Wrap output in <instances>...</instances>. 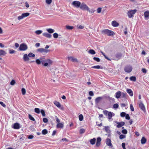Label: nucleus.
I'll return each mask as SVG.
<instances>
[{"instance_id": "f257e3e1", "label": "nucleus", "mask_w": 149, "mask_h": 149, "mask_svg": "<svg viewBox=\"0 0 149 149\" xmlns=\"http://www.w3.org/2000/svg\"><path fill=\"white\" fill-rule=\"evenodd\" d=\"M36 62L38 65L41 63L44 66L50 67L52 65L53 61L50 59L45 60V57L44 56L36 59Z\"/></svg>"}, {"instance_id": "f03ea898", "label": "nucleus", "mask_w": 149, "mask_h": 149, "mask_svg": "<svg viewBox=\"0 0 149 149\" xmlns=\"http://www.w3.org/2000/svg\"><path fill=\"white\" fill-rule=\"evenodd\" d=\"M102 33L104 35L106 34L107 36H113L114 35V33L111 30L109 29H104L102 31Z\"/></svg>"}, {"instance_id": "7ed1b4c3", "label": "nucleus", "mask_w": 149, "mask_h": 149, "mask_svg": "<svg viewBox=\"0 0 149 149\" xmlns=\"http://www.w3.org/2000/svg\"><path fill=\"white\" fill-rule=\"evenodd\" d=\"M27 49L28 47L27 45L24 43H22L20 45L19 50L20 51H24Z\"/></svg>"}, {"instance_id": "20e7f679", "label": "nucleus", "mask_w": 149, "mask_h": 149, "mask_svg": "<svg viewBox=\"0 0 149 149\" xmlns=\"http://www.w3.org/2000/svg\"><path fill=\"white\" fill-rule=\"evenodd\" d=\"M80 9L84 10H88L89 8L84 3H81V6L79 7Z\"/></svg>"}, {"instance_id": "39448f33", "label": "nucleus", "mask_w": 149, "mask_h": 149, "mask_svg": "<svg viewBox=\"0 0 149 149\" xmlns=\"http://www.w3.org/2000/svg\"><path fill=\"white\" fill-rule=\"evenodd\" d=\"M137 11L136 10L134 9L129 11L127 13V15L129 17H132L133 15L135 14Z\"/></svg>"}, {"instance_id": "423d86ee", "label": "nucleus", "mask_w": 149, "mask_h": 149, "mask_svg": "<svg viewBox=\"0 0 149 149\" xmlns=\"http://www.w3.org/2000/svg\"><path fill=\"white\" fill-rule=\"evenodd\" d=\"M81 3L79 1H75L72 2V5L74 7L78 8L80 6Z\"/></svg>"}, {"instance_id": "0eeeda50", "label": "nucleus", "mask_w": 149, "mask_h": 149, "mask_svg": "<svg viewBox=\"0 0 149 149\" xmlns=\"http://www.w3.org/2000/svg\"><path fill=\"white\" fill-rule=\"evenodd\" d=\"M50 50L49 49H47L43 48H40L38 49H37V51L40 52L42 53H44L45 54H46L49 52Z\"/></svg>"}, {"instance_id": "6e6552de", "label": "nucleus", "mask_w": 149, "mask_h": 149, "mask_svg": "<svg viewBox=\"0 0 149 149\" xmlns=\"http://www.w3.org/2000/svg\"><path fill=\"white\" fill-rule=\"evenodd\" d=\"M125 71L127 73L130 72L132 70V67L130 65L125 66L124 68Z\"/></svg>"}, {"instance_id": "1a4fd4ad", "label": "nucleus", "mask_w": 149, "mask_h": 149, "mask_svg": "<svg viewBox=\"0 0 149 149\" xmlns=\"http://www.w3.org/2000/svg\"><path fill=\"white\" fill-rule=\"evenodd\" d=\"M106 143L107 146H111V148L113 147V146L111 142V140L110 139L107 138L106 139Z\"/></svg>"}, {"instance_id": "9d476101", "label": "nucleus", "mask_w": 149, "mask_h": 149, "mask_svg": "<svg viewBox=\"0 0 149 149\" xmlns=\"http://www.w3.org/2000/svg\"><path fill=\"white\" fill-rule=\"evenodd\" d=\"M116 123L117 124V127L118 128H120L122 127L125 125V122L123 121L121 122H116Z\"/></svg>"}, {"instance_id": "9b49d317", "label": "nucleus", "mask_w": 149, "mask_h": 149, "mask_svg": "<svg viewBox=\"0 0 149 149\" xmlns=\"http://www.w3.org/2000/svg\"><path fill=\"white\" fill-rule=\"evenodd\" d=\"M101 139L100 137H99L97 138V142L96 144V146L97 147H98L100 146L101 144Z\"/></svg>"}, {"instance_id": "f8f14e48", "label": "nucleus", "mask_w": 149, "mask_h": 149, "mask_svg": "<svg viewBox=\"0 0 149 149\" xmlns=\"http://www.w3.org/2000/svg\"><path fill=\"white\" fill-rule=\"evenodd\" d=\"M139 107L144 112L145 111V107L142 102H141L139 104Z\"/></svg>"}, {"instance_id": "ddd939ff", "label": "nucleus", "mask_w": 149, "mask_h": 149, "mask_svg": "<svg viewBox=\"0 0 149 149\" xmlns=\"http://www.w3.org/2000/svg\"><path fill=\"white\" fill-rule=\"evenodd\" d=\"M144 17L146 19H148L149 18V11H146L144 13Z\"/></svg>"}, {"instance_id": "4468645a", "label": "nucleus", "mask_w": 149, "mask_h": 149, "mask_svg": "<svg viewBox=\"0 0 149 149\" xmlns=\"http://www.w3.org/2000/svg\"><path fill=\"white\" fill-rule=\"evenodd\" d=\"M23 58L24 61H28L29 60L28 55L26 54L24 55Z\"/></svg>"}, {"instance_id": "2eb2a0df", "label": "nucleus", "mask_w": 149, "mask_h": 149, "mask_svg": "<svg viewBox=\"0 0 149 149\" xmlns=\"http://www.w3.org/2000/svg\"><path fill=\"white\" fill-rule=\"evenodd\" d=\"M13 128L15 129H18L20 128L19 124L18 123H15L13 125Z\"/></svg>"}, {"instance_id": "dca6fc26", "label": "nucleus", "mask_w": 149, "mask_h": 149, "mask_svg": "<svg viewBox=\"0 0 149 149\" xmlns=\"http://www.w3.org/2000/svg\"><path fill=\"white\" fill-rule=\"evenodd\" d=\"M42 35L48 38H50L52 36L51 34L47 33H42Z\"/></svg>"}, {"instance_id": "f3484780", "label": "nucleus", "mask_w": 149, "mask_h": 149, "mask_svg": "<svg viewBox=\"0 0 149 149\" xmlns=\"http://www.w3.org/2000/svg\"><path fill=\"white\" fill-rule=\"evenodd\" d=\"M121 92L120 91H118L115 93V97L117 99L119 98L121 96Z\"/></svg>"}, {"instance_id": "a211bd4d", "label": "nucleus", "mask_w": 149, "mask_h": 149, "mask_svg": "<svg viewBox=\"0 0 149 149\" xmlns=\"http://www.w3.org/2000/svg\"><path fill=\"white\" fill-rule=\"evenodd\" d=\"M64 127L63 123H58L57 124L56 127L57 128H63Z\"/></svg>"}, {"instance_id": "6ab92c4d", "label": "nucleus", "mask_w": 149, "mask_h": 149, "mask_svg": "<svg viewBox=\"0 0 149 149\" xmlns=\"http://www.w3.org/2000/svg\"><path fill=\"white\" fill-rule=\"evenodd\" d=\"M111 24L112 26L114 27H117L118 26L119 24L116 21H113L112 22Z\"/></svg>"}, {"instance_id": "aec40b11", "label": "nucleus", "mask_w": 149, "mask_h": 149, "mask_svg": "<svg viewBox=\"0 0 149 149\" xmlns=\"http://www.w3.org/2000/svg\"><path fill=\"white\" fill-rule=\"evenodd\" d=\"M127 92L129 94L130 96H132L133 95V93L131 89H127Z\"/></svg>"}, {"instance_id": "412c9836", "label": "nucleus", "mask_w": 149, "mask_h": 149, "mask_svg": "<svg viewBox=\"0 0 149 149\" xmlns=\"http://www.w3.org/2000/svg\"><path fill=\"white\" fill-rule=\"evenodd\" d=\"M103 98L102 97H97L95 100V102L96 103H98Z\"/></svg>"}, {"instance_id": "4be33fe9", "label": "nucleus", "mask_w": 149, "mask_h": 149, "mask_svg": "<svg viewBox=\"0 0 149 149\" xmlns=\"http://www.w3.org/2000/svg\"><path fill=\"white\" fill-rule=\"evenodd\" d=\"M6 54L5 51L2 49H0V56H5Z\"/></svg>"}, {"instance_id": "5701e85b", "label": "nucleus", "mask_w": 149, "mask_h": 149, "mask_svg": "<svg viewBox=\"0 0 149 149\" xmlns=\"http://www.w3.org/2000/svg\"><path fill=\"white\" fill-rule=\"evenodd\" d=\"M68 59L70 60L72 62L77 61V59L72 57H68Z\"/></svg>"}, {"instance_id": "b1692460", "label": "nucleus", "mask_w": 149, "mask_h": 149, "mask_svg": "<svg viewBox=\"0 0 149 149\" xmlns=\"http://www.w3.org/2000/svg\"><path fill=\"white\" fill-rule=\"evenodd\" d=\"M54 104L55 105H56L58 107L60 108L61 107V104L59 102H58L56 101H55L54 102Z\"/></svg>"}, {"instance_id": "393cba45", "label": "nucleus", "mask_w": 149, "mask_h": 149, "mask_svg": "<svg viewBox=\"0 0 149 149\" xmlns=\"http://www.w3.org/2000/svg\"><path fill=\"white\" fill-rule=\"evenodd\" d=\"M146 142V139L144 137H143L141 140V143L142 144H144Z\"/></svg>"}, {"instance_id": "a878e982", "label": "nucleus", "mask_w": 149, "mask_h": 149, "mask_svg": "<svg viewBox=\"0 0 149 149\" xmlns=\"http://www.w3.org/2000/svg\"><path fill=\"white\" fill-rule=\"evenodd\" d=\"M116 57L120 59L122 56V54L121 53H118L116 54Z\"/></svg>"}, {"instance_id": "bb28decb", "label": "nucleus", "mask_w": 149, "mask_h": 149, "mask_svg": "<svg viewBox=\"0 0 149 149\" xmlns=\"http://www.w3.org/2000/svg\"><path fill=\"white\" fill-rule=\"evenodd\" d=\"M96 141V139L95 138H93L90 140V143L92 145H94L95 144Z\"/></svg>"}, {"instance_id": "cd10ccee", "label": "nucleus", "mask_w": 149, "mask_h": 149, "mask_svg": "<svg viewBox=\"0 0 149 149\" xmlns=\"http://www.w3.org/2000/svg\"><path fill=\"white\" fill-rule=\"evenodd\" d=\"M47 31L49 33H54L55 31L54 29H47Z\"/></svg>"}, {"instance_id": "c85d7f7f", "label": "nucleus", "mask_w": 149, "mask_h": 149, "mask_svg": "<svg viewBox=\"0 0 149 149\" xmlns=\"http://www.w3.org/2000/svg\"><path fill=\"white\" fill-rule=\"evenodd\" d=\"M107 98L110 101H111L113 102H115V99L112 97H110L109 96H108L107 97Z\"/></svg>"}, {"instance_id": "c756f323", "label": "nucleus", "mask_w": 149, "mask_h": 149, "mask_svg": "<svg viewBox=\"0 0 149 149\" xmlns=\"http://www.w3.org/2000/svg\"><path fill=\"white\" fill-rule=\"evenodd\" d=\"M88 53L91 54H95V52L93 49H90L88 51Z\"/></svg>"}, {"instance_id": "7c9ffc66", "label": "nucleus", "mask_w": 149, "mask_h": 149, "mask_svg": "<svg viewBox=\"0 0 149 149\" xmlns=\"http://www.w3.org/2000/svg\"><path fill=\"white\" fill-rule=\"evenodd\" d=\"M28 116L29 118V119L33 121H35V119H34V118L30 114H29Z\"/></svg>"}, {"instance_id": "2f4dec72", "label": "nucleus", "mask_w": 149, "mask_h": 149, "mask_svg": "<svg viewBox=\"0 0 149 149\" xmlns=\"http://www.w3.org/2000/svg\"><path fill=\"white\" fill-rule=\"evenodd\" d=\"M130 79L131 81H135L136 80V78L135 76H132L130 78Z\"/></svg>"}, {"instance_id": "473e14b6", "label": "nucleus", "mask_w": 149, "mask_h": 149, "mask_svg": "<svg viewBox=\"0 0 149 149\" xmlns=\"http://www.w3.org/2000/svg\"><path fill=\"white\" fill-rule=\"evenodd\" d=\"M91 68H96V69H99L100 68H101V69L102 68V67L101 68L100 66L99 65L94 66H93Z\"/></svg>"}, {"instance_id": "72a5a7b5", "label": "nucleus", "mask_w": 149, "mask_h": 149, "mask_svg": "<svg viewBox=\"0 0 149 149\" xmlns=\"http://www.w3.org/2000/svg\"><path fill=\"white\" fill-rule=\"evenodd\" d=\"M22 15L23 17L24 18L29 16L30 15V13H22Z\"/></svg>"}, {"instance_id": "f704fd0d", "label": "nucleus", "mask_w": 149, "mask_h": 149, "mask_svg": "<svg viewBox=\"0 0 149 149\" xmlns=\"http://www.w3.org/2000/svg\"><path fill=\"white\" fill-rule=\"evenodd\" d=\"M28 56L30 57H35V55L31 52L29 53L28 54Z\"/></svg>"}, {"instance_id": "c9c22d12", "label": "nucleus", "mask_w": 149, "mask_h": 149, "mask_svg": "<svg viewBox=\"0 0 149 149\" xmlns=\"http://www.w3.org/2000/svg\"><path fill=\"white\" fill-rule=\"evenodd\" d=\"M42 133L43 134L45 135L48 132L46 129H45L42 131Z\"/></svg>"}, {"instance_id": "e433bc0d", "label": "nucleus", "mask_w": 149, "mask_h": 149, "mask_svg": "<svg viewBox=\"0 0 149 149\" xmlns=\"http://www.w3.org/2000/svg\"><path fill=\"white\" fill-rule=\"evenodd\" d=\"M79 120L80 121H82L83 120L84 118L83 115L82 114L79 115Z\"/></svg>"}, {"instance_id": "4c0bfd02", "label": "nucleus", "mask_w": 149, "mask_h": 149, "mask_svg": "<svg viewBox=\"0 0 149 149\" xmlns=\"http://www.w3.org/2000/svg\"><path fill=\"white\" fill-rule=\"evenodd\" d=\"M66 28L68 30H72L73 29V26L66 25Z\"/></svg>"}, {"instance_id": "58836bf2", "label": "nucleus", "mask_w": 149, "mask_h": 149, "mask_svg": "<svg viewBox=\"0 0 149 149\" xmlns=\"http://www.w3.org/2000/svg\"><path fill=\"white\" fill-rule=\"evenodd\" d=\"M126 138V135H123V134H121L119 136V138L120 139H122L124 138Z\"/></svg>"}, {"instance_id": "ea45409f", "label": "nucleus", "mask_w": 149, "mask_h": 149, "mask_svg": "<svg viewBox=\"0 0 149 149\" xmlns=\"http://www.w3.org/2000/svg\"><path fill=\"white\" fill-rule=\"evenodd\" d=\"M35 112L37 113H40V109L38 108H36L34 109Z\"/></svg>"}, {"instance_id": "a19ab883", "label": "nucleus", "mask_w": 149, "mask_h": 149, "mask_svg": "<svg viewBox=\"0 0 149 149\" xmlns=\"http://www.w3.org/2000/svg\"><path fill=\"white\" fill-rule=\"evenodd\" d=\"M93 59L94 60L97 62H99L100 61V59L99 58L96 57H94L93 58Z\"/></svg>"}, {"instance_id": "79ce46f5", "label": "nucleus", "mask_w": 149, "mask_h": 149, "mask_svg": "<svg viewBox=\"0 0 149 149\" xmlns=\"http://www.w3.org/2000/svg\"><path fill=\"white\" fill-rule=\"evenodd\" d=\"M40 112L41 113L42 116L43 117L45 116V111L43 109H41L40 111Z\"/></svg>"}, {"instance_id": "37998d69", "label": "nucleus", "mask_w": 149, "mask_h": 149, "mask_svg": "<svg viewBox=\"0 0 149 149\" xmlns=\"http://www.w3.org/2000/svg\"><path fill=\"white\" fill-rule=\"evenodd\" d=\"M22 94L23 95H24L26 93V90L24 88H22L21 90Z\"/></svg>"}, {"instance_id": "c03bdc74", "label": "nucleus", "mask_w": 149, "mask_h": 149, "mask_svg": "<svg viewBox=\"0 0 149 149\" xmlns=\"http://www.w3.org/2000/svg\"><path fill=\"white\" fill-rule=\"evenodd\" d=\"M42 31L41 30H37L35 31V33L37 35H39L42 33Z\"/></svg>"}, {"instance_id": "a18cd8bd", "label": "nucleus", "mask_w": 149, "mask_h": 149, "mask_svg": "<svg viewBox=\"0 0 149 149\" xmlns=\"http://www.w3.org/2000/svg\"><path fill=\"white\" fill-rule=\"evenodd\" d=\"M53 36L54 38H58V35L57 33H55L53 34Z\"/></svg>"}, {"instance_id": "49530a36", "label": "nucleus", "mask_w": 149, "mask_h": 149, "mask_svg": "<svg viewBox=\"0 0 149 149\" xmlns=\"http://www.w3.org/2000/svg\"><path fill=\"white\" fill-rule=\"evenodd\" d=\"M108 118L109 119H111L112 117V114L111 112H109L108 113Z\"/></svg>"}, {"instance_id": "de8ad7c7", "label": "nucleus", "mask_w": 149, "mask_h": 149, "mask_svg": "<svg viewBox=\"0 0 149 149\" xmlns=\"http://www.w3.org/2000/svg\"><path fill=\"white\" fill-rule=\"evenodd\" d=\"M126 115V113L123 112H121L120 114V116L122 117H124Z\"/></svg>"}, {"instance_id": "09e8293b", "label": "nucleus", "mask_w": 149, "mask_h": 149, "mask_svg": "<svg viewBox=\"0 0 149 149\" xmlns=\"http://www.w3.org/2000/svg\"><path fill=\"white\" fill-rule=\"evenodd\" d=\"M122 133L124 134H126L127 133V131L126 129H123L122 130Z\"/></svg>"}, {"instance_id": "8fccbe9b", "label": "nucleus", "mask_w": 149, "mask_h": 149, "mask_svg": "<svg viewBox=\"0 0 149 149\" xmlns=\"http://www.w3.org/2000/svg\"><path fill=\"white\" fill-rule=\"evenodd\" d=\"M121 96L122 98H125L126 97V94H127L126 93H121Z\"/></svg>"}, {"instance_id": "3c124183", "label": "nucleus", "mask_w": 149, "mask_h": 149, "mask_svg": "<svg viewBox=\"0 0 149 149\" xmlns=\"http://www.w3.org/2000/svg\"><path fill=\"white\" fill-rule=\"evenodd\" d=\"M45 1L46 3L48 4L49 5L51 3L52 0H46Z\"/></svg>"}, {"instance_id": "603ef678", "label": "nucleus", "mask_w": 149, "mask_h": 149, "mask_svg": "<svg viewBox=\"0 0 149 149\" xmlns=\"http://www.w3.org/2000/svg\"><path fill=\"white\" fill-rule=\"evenodd\" d=\"M15 81L13 79L10 82V84L11 85H13L15 84Z\"/></svg>"}, {"instance_id": "864d4df0", "label": "nucleus", "mask_w": 149, "mask_h": 149, "mask_svg": "<svg viewBox=\"0 0 149 149\" xmlns=\"http://www.w3.org/2000/svg\"><path fill=\"white\" fill-rule=\"evenodd\" d=\"M119 107V105L118 104H114L113 105V108L114 109H117V108Z\"/></svg>"}, {"instance_id": "5fc2aeb1", "label": "nucleus", "mask_w": 149, "mask_h": 149, "mask_svg": "<svg viewBox=\"0 0 149 149\" xmlns=\"http://www.w3.org/2000/svg\"><path fill=\"white\" fill-rule=\"evenodd\" d=\"M142 71L143 73L146 74L147 73V70L146 69L143 68L142 69Z\"/></svg>"}, {"instance_id": "6e6d98bb", "label": "nucleus", "mask_w": 149, "mask_h": 149, "mask_svg": "<svg viewBox=\"0 0 149 149\" xmlns=\"http://www.w3.org/2000/svg\"><path fill=\"white\" fill-rule=\"evenodd\" d=\"M85 132V130L84 129H81L80 130L79 132L81 134L84 133Z\"/></svg>"}, {"instance_id": "4d7b16f0", "label": "nucleus", "mask_w": 149, "mask_h": 149, "mask_svg": "<svg viewBox=\"0 0 149 149\" xmlns=\"http://www.w3.org/2000/svg\"><path fill=\"white\" fill-rule=\"evenodd\" d=\"M43 121L44 123H46L48 122V120L46 118H43Z\"/></svg>"}, {"instance_id": "13d9d810", "label": "nucleus", "mask_w": 149, "mask_h": 149, "mask_svg": "<svg viewBox=\"0 0 149 149\" xmlns=\"http://www.w3.org/2000/svg\"><path fill=\"white\" fill-rule=\"evenodd\" d=\"M130 107L131 111H134V108L133 107L132 104H130Z\"/></svg>"}, {"instance_id": "bf43d9fd", "label": "nucleus", "mask_w": 149, "mask_h": 149, "mask_svg": "<svg viewBox=\"0 0 149 149\" xmlns=\"http://www.w3.org/2000/svg\"><path fill=\"white\" fill-rule=\"evenodd\" d=\"M102 10L101 8H98L97 9V12L98 13H101Z\"/></svg>"}, {"instance_id": "052dcab7", "label": "nucleus", "mask_w": 149, "mask_h": 149, "mask_svg": "<svg viewBox=\"0 0 149 149\" xmlns=\"http://www.w3.org/2000/svg\"><path fill=\"white\" fill-rule=\"evenodd\" d=\"M87 11L91 13H93L95 11V10L93 9H91V10H90L89 8L88 10Z\"/></svg>"}, {"instance_id": "680f3d73", "label": "nucleus", "mask_w": 149, "mask_h": 149, "mask_svg": "<svg viewBox=\"0 0 149 149\" xmlns=\"http://www.w3.org/2000/svg\"><path fill=\"white\" fill-rule=\"evenodd\" d=\"M125 118L127 120H130V116L128 114H126L125 115Z\"/></svg>"}, {"instance_id": "e2e57ef3", "label": "nucleus", "mask_w": 149, "mask_h": 149, "mask_svg": "<svg viewBox=\"0 0 149 149\" xmlns=\"http://www.w3.org/2000/svg\"><path fill=\"white\" fill-rule=\"evenodd\" d=\"M109 112L107 110H104L103 111V113L105 115H108V113Z\"/></svg>"}, {"instance_id": "0e129e2a", "label": "nucleus", "mask_w": 149, "mask_h": 149, "mask_svg": "<svg viewBox=\"0 0 149 149\" xmlns=\"http://www.w3.org/2000/svg\"><path fill=\"white\" fill-rule=\"evenodd\" d=\"M89 94L91 96H92L94 95V93L92 91H90L89 92Z\"/></svg>"}, {"instance_id": "69168bd1", "label": "nucleus", "mask_w": 149, "mask_h": 149, "mask_svg": "<svg viewBox=\"0 0 149 149\" xmlns=\"http://www.w3.org/2000/svg\"><path fill=\"white\" fill-rule=\"evenodd\" d=\"M15 52V51L13 50H11V49H10L9 50V53L10 54H13Z\"/></svg>"}, {"instance_id": "338daca9", "label": "nucleus", "mask_w": 149, "mask_h": 149, "mask_svg": "<svg viewBox=\"0 0 149 149\" xmlns=\"http://www.w3.org/2000/svg\"><path fill=\"white\" fill-rule=\"evenodd\" d=\"M24 18L23 17L22 15L19 16L18 17V19L19 20H20V19H21Z\"/></svg>"}, {"instance_id": "774afa93", "label": "nucleus", "mask_w": 149, "mask_h": 149, "mask_svg": "<svg viewBox=\"0 0 149 149\" xmlns=\"http://www.w3.org/2000/svg\"><path fill=\"white\" fill-rule=\"evenodd\" d=\"M0 104L3 107H6V105L2 102H0Z\"/></svg>"}]
</instances>
